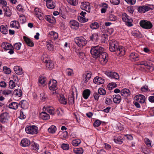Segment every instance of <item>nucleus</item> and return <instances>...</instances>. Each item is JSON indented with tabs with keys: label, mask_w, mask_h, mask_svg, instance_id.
Segmentation results:
<instances>
[{
	"label": "nucleus",
	"mask_w": 154,
	"mask_h": 154,
	"mask_svg": "<svg viewBox=\"0 0 154 154\" xmlns=\"http://www.w3.org/2000/svg\"><path fill=\"white\" fill-rule=\"evenodd\" d=\"M109 50L112 52H116L121 56L123 55L125 53L124 47L119 45L118 42L115 40L110 41L109 43Z\"/></svg>",
	"instance_id": "nucleus-1"
},
{
	"label": "nucleus",
	"mask_w": 154,
	"mask_h": 154,
	"mask_svg": "<svg viewBox=\"0 0 154 154\" xmlns=\"http://www.w3.org/2000/svg\"><path fill=\"white\" fill-rule=\"evenodd\" d=\"M104 48L101 46L98 45L91 47L90 52L93 57L97 58L100 54L104 51Z\"/></svg>",
	"instance_id": "nucleus-2"
},
{
	"label": "nucleus",
	"mask_w": 154,
	"mask_h": 154,
	"mask_svg": "<svg viewBox=\"0 0 154 154\" xmlns=\"http://www.w3.org/2000/svg\"><path fill=\"white\" fill-rule=\"evenodd\" d=\"M38 128L36 126L32 125L27 126L26 128L25 131L28 134H36L38 133Z\"/></svg>",
	"instance_id": "nucleus-3"
},
{
	"label": "nucleus",
	"mask_w": 154,
	"mask_h": 154,
	"mask_svg": "<svg viewBox=\"0 0 154 154\" xmlns=\"http://www.w3.org/2000/svg\"><path fill=\"white\" fill-rule=\"evenodd\" d=\"M97 58L101 63L103 65L107 62L108 57L107 54L103 51L100 54Z\"/></svg>",
	"instance_id": "nucleus-4"
},
{
	"label": "nucleus",
	"mask_w": 154,
	"mask_h": 154,
	"mask_svg": "<svg viewBox=\"0 0 154 154\" xmlns=\"http://www.w3.org/2000/svg\"><path fill=\"white\" fill-rule=\"evenodd\" d=\"M75 43L79 47L85 46L87 43L86 40L82 37H77L75 38Z\"/></svg>",
	"instance_id": "nucleus-5"
},
{
	"label": "nucleus",
	"mask_w": 154,
	"mask_h": 154,
	"mask_svg": "<svg viewBox=\"0 0 154 154\" xmlns=\"http://www.w3.org/2000/svg\"><path fill=\"white\" fill-rule=\"evenodd\" d=\"M140 26L143 28L146 29H150L152 27V24L149 21L146 20H142L140 22Z\"/></svg>",
	"instance_id": "nucleus-6"
},
{
	"label": "nucleus",
	"mask_w": 154,
	"mask_h": 154,
	"mask_svg": "<svg viewBox=\"0 0 154 154\" xmlns=\"http://www.w3.org/2000/svg\"><path fill=\"white\" fill-rule=\"evenodd\" d=\"M57 82L56 80L53 79L50 80L48 83L49 88L51 90L53 91V94L55 93V91L57 89Z\"/></svg>",
	"instance_id": "nucleus-7"
},
{
	"label": "nucleus",
	"mask_w": 154,
	"mask_h": 154,
	"mask_svg": "<svg viewBox=\"0 0 154 154\" xmlns=\"http://www.w3.org/2000/svg\"><path fill=\"white\" fill-rule=\"evenodd\" d=\"M81 8L83 10L90 12L91 11L90 5L89 3L87 2H83L81 3Z\"/></svg>",
	"instance_id": "nucleus-8"
},
{
	"label": "nucleus",
	"mask_w": 154,
	"mask_h": 154,
	"mask_svg": "<svg viewBox=\"0 0 154 154\" xmlns=\"http://www.w3.org/2000/svg\"><path fill=\"white\" fill-rule=\"evenodd\" d=\"M105 73L108 76L112 79L118 80L119 78V74L115 72L106 71L105 72Z\"/></svg>",
	"instance_id": "nucleus-9"
},
{
	"label": "nucleus",
	"mask_w": 154,
	"mask_h": 154,
	"mask_svg": "<svg viewBox=\"0 0 154 154\" xmlns=\"http://www.w3.org/2000/svg\"><path fill=\"white\" fill-rule=\"evenodd\" d=\"M4 12V15L7 17H10L11 15V11L10 9L8 7H4L2 8V10L1 9V15L2 13V12Z\"/></svg>",
	"instance_id": "nucleus-10"
},
{
	"label": "nucleus",
	"mask_w": 154,
	"mask_h": 154,
	"mask_svg": "<svg viewBox=\"0 0 154 154\" xmlns=\"http://www.w3.org/2000/svg\"><path fill=\"white\" fill-rule=\"evenodd\" d=\"M34 13L36 17L38 18L41 20L43 19V15L42 13L41 12L40 10L38 8H35L34 11Z\"/></svg>",
	"instance_id": "nucleus-11"
},
{
	"label": "nucleus",
	"mask_w": 154,
	"mask_h": 154,
	"mask_svg": "<svg viewBox=\"0 0 154 154\" xmlns=\"http://www.w3.org/2000/svg\"><path fill=\"white\" fill-rule=\"evenodd\" d=\"M150 9L149 6L144 5L139 6L137 8V11L139 13H145Z\"/></svg>",
	"instance_id": "nucleus-12"
},
{
	"label": "nucleus",
	"mask_w": 154,
	"mask_h": 154,
	"mask_svg": "<svg viewBox=\"0 0 154 154\" xmlns=\"http://www.w3.org/2000/svg\"><path fill=\"white\" fill-rule=\"evenodd\" d=\"M9 117L8 114L5 112L1 115V122L3 123L7 122Z\"/></svg>",
	"instance_id": "nucleus-13"
},
{
	"label": "nucleus",
	"mask_w": 154,
	"mask_h": 154,
	"mask_svg": "<svg viewBox=\"0 0 154 154\" xmlns=\"http://www.w3.org/2000/svg\"><path fill=\"white\" fill-rule=\"evenodd\" d=\"M46 1V5L47 8L50 9H53L55 7V4L52 0H44Z\"/></svg>",
	"instance_id": "nucleus-14"
},
{
	"label": "nucleus",
	"mask_w": 154,
	"mask_h": 154,
	"mask_svg": "<svg viewBox=\"0 0 154 154\" xmlns=\"http://www.w3.org/2000/svg\"><path fill=\"white\" fill-rule=\"evenodd\" d=\"M145 100V97L144 96L139 94L135 97V100L140 103H143Z\"/></svg>",
	"instance_id": "nucleus-15"
},
{
	"label": "nucleus",
	"mask_w": 154,
	"mask_h": 154,
	"mask_svg": "<svg viewBox=\"0 0 154 154\" xmlns=\"http://www.w3.org/2000/svg\"><path fill=\"white\" fill-rule=\"evenodd\" d=\"M1 46L2 48L5 51L8 50L11 48H13V46L12 45L8 43H3Z\"/></svg>",
	"instance_id": "nucleus-16"
},
{
	"label": "nucleus",
	"mask_w": 154,
	"mask_h": 154,
	"mask_svg": "<svg viewBox=\"0 0 154 154\" xmlns=\"http://www.w3.org/2000/svg\"><path fill=\"white\" fill-rule=\"evenodd\" d=\"M69 24L70 27L72 29H76L79 27L78 23L75 20H72L70 21Z\"/></svg>",
	"instance_id": "nucleus-17"
},
{
	"label": "nucleus",
	"mask_w": 154,
	"mask_h": 154,
	"mask_svg": "<svg viewBox=\"0 0 154 154\" xmlns=\"http://www.w3.org/2000/svg\"><path fill=\"white\" fill-rule=\"evenodd\" d=\"M93 81L95 83L100 85L103 84L104 82V79L101 77L97 76L94 79Z\"/></svg>",
	"instance_id": "nucleus-18"
},
{
	"label": "nucleus",
	"mask_w": 154,
	"mask_h": 154,
	"mask_svg": "<svg viewBox=\"0 0 154 154\" xmlns=\"http://www.w3.org/2000/svg\"><path fill=\"white\" fill-rule=\"evenodd\" d=\"M13 77L14 78H15V79H14V82L13 80H11L9 82V88L11 89H13L14 87H16L15 85V81H16V79L17 81H18L17 77L15 75H13Z\"/></svg>",
	"instance_id": "nucleus-19"
},
{
	"label": "nucleus",
	"mask_w": 154,
	"mask_h": 154,
	"mask_svg": "<svg viewBox=\"0 0 154 154\" xmlns=\"http://www.w3.org/2000/svg\"><path fill=\"white\" fill-rule=\"evenodd\" d=\"M121 94L122 96L127 97L130 96L131 94V92L129 89L124 88L121 90Z\"/></svg>",
	"instance_id": "nucleus-20"
},
{
	"label": "nucleus",
	"mask_w": 154,
	"mask_h": 154,
	"mask_svg": "<svg viewBox=\"0 0 154 154\" xmlns=\"http://www.w3.org/2000/svg\"><path fill=\"white\" fill-rule=\"evenodd\" d=\"M91 72L87 71L84 75V78L83 79V81L85 83L88 82L89 80L90 79L91 77Z\"/></svg>",
	"instance_id": "nucleus-21"
},
{
	"label": "nucleus",
	"mask_w": 154,
	"mask_h": 154,
	"mask_svg": "<svg viewBox=\"0 0 154 154\" xmlns=\"http://www.w3.org/2000/svg\"><path fill=\"white\" fill-rule=\"evenodd\" d=\"M43 62H44L47 68L49 69L53 68L54 66L52 62L50 60H44Z\"/></svg>",
	"instance_id": "nucleus-22"
},
{
	"label": "nucleus",
	"mask_w": 154,
	"mask_h": 154,
	"mask_svg": "<svg viewBox=\"0 0 154 154\" xmlns=\"http://www.w3.org/2000/svg\"><path fill=\"white\" fill-rule=\"evenodd\" d=\"M14 70L17 74L19 75H21L23 73L22 68L19 66H14Z\"/></svg>",
	"instance_id": "nucleus-23"
},
{
	"label": "nucleus",
	"mask_w": 154,
	"mask_h": 154,
	"mask_svg": "<svg viewBox=\"0 0 154 154\" xmlns=\"http://www.w3.org/2000/svg\"><path fill=\"white\" fill-rule=\"evenodd\" d=\"M46 46L49 51H53L54 46L53 43L51 40H49L46 42Z\"/></svg>",
	"instance_id": "nucleus-24"
},
{
	"label": "nucleus",
	"mask_w": 154,
	"mask_h": 154,
	"mask_svg": "<svg viewBox=\"0 0 154 154\" xmlns=\"http://www.w3.org/2000/svg\"><path fill=\"white\" fill-rule=\"evenodd\" d=\"M20 143L21 145L24 147L27 146L30 143V141L26 138L22 140Z\"/></svg>",
	"instance_id": "nucleus-25"
},
{
	"label": "nucleus",
	"mask_w": 154,
	"mask_h": 154,
	"mask_svg": "<svg viewBox=\"0 0 154 154\" xmlns=\"http://www.w3.org/2000/svg\"><path fill=\"white\" fill-rule=\"evenodd\" d=\"M130 57L132 61H137L139 59L138 54L135 52L131 53L130 55Z\"/></svg>",
	"instance_id": "nucleus-26"
},
{
	"label": "nucleus",
	"mask_w": 154,
	"mask_h": 154,
	"mask_svg": "<svg viewBox=\"0 0 154 154\" xmlns=\"http://www.w3.org/2000/svg\"><path fill=\"white\" fill-rule=\"evenodd\" d=\"M58 98L59 100L60 103L63 104H67V100L65 98L63 94H60Z\"/></svg>",
	"instance_id": "nucleus-27"
},
{
	"label": "nucleus",
	"mask_w": 154,
	"mask_h": 154,
	"mask_svg": "<svg viewBox=\"0 0 154 154\" xmlns=\"http://www.w3.org/2000/svg\"><path fill=\"white\" fill-rule=\"evenodd\" d=\"M23 38L24 41L29 46L32 47L34 46V44L31 39L25 36H24Z\"/></svg>",
	"instance_id": "nucleus-28"
},
{
	"label": "nucleus",
	"mask_w": 154,
	"mask_h": 154,
	"mask_svg": "<svg viewBox=\"0 0 154 154\" xmlns=\"http://www.w3.org/2000/svg\"><path fill=\"white\" fill-rule=\"evenodd\" d=\"M10 25L11 27L17 29H18L20 27L19 22L16 20H14L11 21V23Z\"/></svg>",
	"instance_id": "nucleus-29"
},
{
	"label": "nucleus",
	"mask_w": 154,
	"mask_h": 154,
	"mask_svg": "<svg viewBox=\"0 0 154 154\" xmlns=\"http://www.w3.org/2000/svg\"><path fill=\"white\" fill-rule=\"evenodd\" d=\"M99 34L98 33H95L91 35L90 37L91 40L92 41H97L98 39Z\"/></svg>",
	"instance_id": "nucleus-30"
},
{
	"label": "nucleus",
	"mask_w": 154,
	"mask_h": 154,
	"mask_svg": "<svg viewBox=\"0 0 154 154\" xmlns=\"http://www.w3.org/2000/svg\"><path fill=\"white\" fill-rule=\"evenodd\" d=\"M45 19L50 23H53L55 21V19L53 17L50 15H46L45 17Z\"/></svg>",
	"instance_id": "nucleus-31"
},
{
	"label": "nucleus",
	"mask_w": 154,
	"mask_h": 154,
	"mask_svg": "<svg viewBox=\"0 0 154 154\" xmlns=\"http://www.w3.org/2000/svg\"><path fill=\"white\" fill-rule=\"evenodd\" d=\"M90 94V91L89 89L84 90L83 92V97L85 99H87Z\"/></svg>",
	"instance_id": "nucleus-32"
},
{
	"label": "nucleus",
	"mask_w": 154,
	"mask_h": 154,
	"mask_svg": "<svg viewBox=\"0 0 154 154\" xmlns=\"http://www.w3.org/2000/svg\"><path fill=\"white\" fill-rule=\"evenodd\" d=\"M7 26L6 25H2L1 26V32L3 34H6L8 33V30L7 28Z\"/></svg>",
	"instance_id": "nucleus-33"
},
{
	"label": "nucleus",
	"mask_w": 154,
	"mask_h": 154,
	"mask_svg": "<svg viewBox=\"0 0 154 154\" xmlns=\"http://www.w3.org/2000/svg\"><path fill=\"white\" fill-rule=\"evenodd\" d=\"M113 100L114 102L116 103H119L121 100V96L119 94L113 96Z\"/></svg>",
	"instance_id": "nucleus-34"
},
{
	"label": "nucleus",
	"mask_w": 154,
	"mask_h": 154,
	"mask_svg": "<svg viewBox=\"0 0 154 154\" xmlns=\"http://www.w3.org/2000/svg\"><path fill=\"white\" fill-rule=\"evenodd\" d=\"M18 106V104L15 102L11 103L9 105V107L10 108L16 109H17Z\"/></svg>",
	"instance_id": "nucleus-35"
},
{
	"label": "nucleus",
	"mask_w": 154,
	"mask_h": 154,
	"mask_svg": "<svg viewBox=\"0 0 154 154\" xmlns=\"http://www.w3.org/2000/svg\"><path fill=\"white\" fill-rule=\"evenodd\" d=\"M114 140L115 143L121 144L122 142L123 139L120 136L118 137H114Z\"/></svg>",
	"instance_id": "nucleus-36"
},
{
	"label": "nucleus",
	"mask_w": 154,
	"mask_h": 154,
	"mask_svg": "<svg viewBox=\"0 0 154 154\" xmlns=\"http://www.w3.org/2000/svg\"><path fill=\"white\" fill-rule=\"evenodd\" d=\"M14 94L19 97H20L22 95V91L21 89H17L15 90L14 92Z\"/></svg>",
	"instance_id": "nucleus-37"
},
{
	"label": "nucleus",
	"mask_w": 154,
	"mask_h": 154,
	"mask_svg": "<svg viewBox=\"0 0 154 154\" xmlns=\"http://www.w3.org/2000/svg\"><path fill=\"white\" fill-rule=\"evenodd\" d=\"M73 92L72 94H71L70 97H69L68 98V102L69 104L72 105L74 103V99L73 95Z\"/></svg>",
	"instance_id": "nucleus-38"
},
{
	"label": "nucleus",
	"mask_w": 154,
	"mask_h": 154,
	"mask_svg": "<svg viewBox=\"0 0 154 154\" xmlns=\"http://www.w3.org/2000/svg\"><path fill=\"white\" fill-rule=\"evenodd\" d=\"M42 118L44 120H47L50 118L49 115L45 112H42L41 113Z\"/></svg>",
	"instance_id": "nucleus-39"
},
{
	"label": "nucleus",
	"mask_w": 154,
	"mask_h": 154,
	"mask_svg": "<svg viewBox=\"0 0 154 154\" xmlns=\"http://www.w3.org/2000/svg\"><path fill=\"white\" fill-rule=\"evenodd\" d=\"M57 129L54 125H51L48 129V132L54 134L55 133Z\"/></svg>",
	"instance_id": "nucleus-40"
},
{
	"label": "nucleus",
	"mask_w": 154,
	"mask_h": 154,
	"mask_svg": "<svg viewBox=\"0 0 154 154\" xmlns=\"http://www.w3.org/2000/svg\"><path fill=\"white\" fill-rule=\"evenodd\" d=\"M90 27L92 29H96L99 27V25L97 22H94L90 24Z\"/></svg>",
	"instance_id": "nucleus-41"
},
{
	"label": "nucleus",
	"mask_w": 154,
	"mask_h": 154,
	"mask_svg": "<svg viewBox=\"0 0 154 154\" xmlns=\"http://www.w3.org/2000/svg\"><path fill=\"white\" fill-rule=\"evenodd\" d=\"M73 151L75 153L77 154H82L83 152V150L82 148L74 149Z\"/></svg>",
	"instance_id": "nucleus-42"
},
{
	"label": "nucleus",
	"mask_w": 154,
	"mask_h": 154,
	"mask_svg": "<svg viewBox=\"0 0 154 154\" xmlns=\"http://www.w3.org/2000/svg\"><path fill=\"white\" fill-rule=\"evenodd\" d=\"M116 84L114 82L109 83L107 85V88L109 90H112V88L116 87Z\"/></svg>",
	"instance_id": "nucleus-43"
},
{
	"label": "nucleus",
	"mask_w": 154,
	"mask_h": 154,
	"mask_svg": "<svg viewBox=\"0 0 154 154\" xmlns=\"http://www.w3.org/2000/svg\"><path fill=\"white\" fill-rule=\"evenodd\" d=\"M46 79L43 77H41L39 79V82L42 85L44 86L45 85Z\"/></svg>",
	"instance_id": "nucleus-44"
},
{
	"label": "nucleus",
	"mask_w": 154,
	"mask_h": 154,
	"mask_svg": "<svg viewBox=\"0 0 154 154\" xmlns=\"http://www.w3.org/2000/svg\"><path fill=\"white\" fill-rule=\"evenodd\" d=\"M81 143V140L79 139L75 140H72V144L74 146H77Z\"/></svg>",
	"instance_id": "nucleus-45"
},
{
	"label": "nucleus",
	"mask_w": 154,
	"mask_h": 154,
	"mask_svg": "<svg viewBox=\"0 0 154 154\" xmlns=\"http://www.w3.org/2000/svg\"><path fill=\"white\" fill-rule=\"evenodd\" d=\"M21 45V44L20 43H16L14 45L13 48L17 50H19L20 49Z\"/></svg>",
	"instance_id": "nucleus-46"
},
{
	"label": "nucleus",
	"mask_w": 154,
	"mask_h": 154,
	"mask_svg": "<svg viewBox=\"0 0 154 154\" xmlns=\"http://www.w3.org/2000/svg\"><path fill=\"white\" fill-rule=\"evenodd\" d=\"M3 72L6 74H9L11 73V70L9 68L6 66H4L3 69Z\"/></svg>",
	"instance_id": "nucleus-47"
},
{
	"label": "nucleus",
	"mask_w": 154,
	"mask_h": 154,
	"mask_svg": "<svg viewBox=\"0 0 154 154\" xmlns=\"http://www.w3.org/2000/svg\"><path fill=\"white\" fill-rule=\"evenodd\" d=\"M50 34V35L53 36L54 40L56 39L58 37V34L54 31H52L51 32Z\"/></svg>",
	"instance_id": "nucleus-48"
},
{
	"label": "nucleus",
	"mask_w": 154,
	"mask_h": 154,
	"mask_svg": "<svg viewBox=\"0 0 154 154\" xmlns=\"http://www.w3.org/2000/svg\"><path fill=\"white\" fill-rule=\"evenodd\" d=\"M99 94L101 95H104L106 93V90L102 88H100L99 89L98 91Z\"/></svg>",
	"instance_id": "nucleus-49"
},
{
	"label": "nucleus",
	"mask_w": 154,
	"mask_h": 154,
	"mask_svg": "<svg viewBox=\"0 0 154 154\" xmlns=\"http://www.w3.org/2000/svg\"><path fill=\"white\" fill-rule=\"evenodd\" d=\"M46 110L50 114L53 115L54 113V109L53 107H50L47 108L46 109Z\"/></svg>",
	"instance_id": "nucleus-50"
},
{
	"label": "nucleus",
	"mask_w": 154,
	"mask_h": 154,
	"mask_svg": "<svg viewBox=\"0 0 154 154\" xmlns=\"http://www.w3.org/2000/svg\"><path fill=\"white\" fill-rule=\"evenodd\" d=\"M77 55L81 59H84L85 57V54L82 51H76Z\"/></svg>",
	"instance_id": "nucleus-51"
},
{
	"label": "nucleus",
	"mask_w": 154,
	"mask_h": 154,
	"mask_svg": "<svg viewBox=\"0 0 154 154\" xmlns=\"http://www.w3.org/2000/svg\"><path fill=\"white\" fill-rule=\"evenodd\" d=\"M113 29L112 28L106 29L105 33L107 34L108 35H109L113 32Z\"/></svg>",
	"instance_id": "nucleus-52"
},
{
	"label": "nucleus",
	"mask_w": 154,
	"mask_h": 154,
	"mask_svg": "<svg viewBox=\"0 0 154 154\" xmlns=\"http://www.w3.org/2000/svg\"><path fill=\"white\" fill-rule=\"evenodd\" d=\"M12 92V91L7 89L3 91L2 94L5 95H8L11 94Z\"/></svg>",
	"instance_id": "nucleus-53"
},
{
	"label": "nucleus",
	"mask_w": 154,
	"mask_h": 154,
	"mask_svg": "<svg viewBox=\"0 0 154 154\" xmlns=\"http://www.w3.org/2000/svg\"><path fill=\"white\" fill-rule=\"evenodd\" d=\"M68 2L71 5L75 6L77 4V0H67Z\"/></svg>",
	"instance_id": "nucleus-54"
},
{
	"label": "nucleus",
	"mask_w": 154,
	"mask_h": 154,
	"mask_svg": "<svg viewBox=\"0 0 154 154\" xmlns=\"http://www.w3.org/2000/svg\"><path fill=\"white\" fill-rule=\"evenodd\" d=\"M144 141L145 144L148 147H151V143L150 140L149 139L145 138L144 139Z\"/></svg>",
	"instance_id": "nucleus-55"
},
{
	"label": "nucleus",
	"mask_w": 154,
	"mask_h": 154,
	"mask_svg": "<svg viewBox=\"0 0 154 154\" xmlns=\"http://www.w3.org/2000/svg\"><path fill=\"white\" fill-rule=\"evenodd\" d=\"M31 146L33 149L38 150L39 149V145L37 143H32Z\"/></svg>",
	"instance_id": "nucleus-56"
},
{
	"label": "nucleus",
	"mask_w": 154,
	"mask_h": 154,
	"mask_svg": "<svg viewBox=\"0 0 154 154\" xmlns=\"http://www.w3.org/2000/svg\"><path fill=\"white\" fill-rule=\"evenodd\" d=\"M101 123V122L99 120H96L94 123V126L95 127H97L100 125Z\"/></svg>",
	"instance_id": "nucleus-57"
},
{
	"label": "nucleus",
	"mask_w": 154,
	"mask_h": 154,
	"mask_svg": "<svg viewBox=\"0 0 154 154\" xmlns=\"http://www.w3.org/2000/svg\"><path fill=\"white\" fill-rule=\"evenodd\" d=\"M110 1L111 3L116 5H119L120 2V0H110Z\"/></svg>",
	"instance_id": "nucleus-58"
},
{
	"label": "nucleus",
	"mask_w": 154,
	"mask_h": 154,
	"mask_svg": "<svg viewBox=\"0 0 154 154\" xmlns=\"http://www.w3.org/2000/svg\"><path fill=\"white\" fill-rule=\"evenodd\" d=\"M66 73L68 76H71L73 74V70L70 69L68 68L66 70Z\"/></svg>",
	"instance_id": "nucleus-59"
},
{
	"label": "nucleus",
	"mask_w": 154,
	"mask_h": 154,
	"mask_svg": "<svg viewBox=\"0 0 154 154\" xmlns=\"http://www.w3.org/2000/svg\"><path fill=\"white\" fill-rule=\"evenodd\" d=\"M26 115L24 114L22 110H21L20 116L19 117V118L21 119H24L26 118Z\"/></svg>",
	"instance_id": "nucleus-60"
},
{
	"label": "nucleus",
	"mask_w": 154,
	"mask_h": 154,
	"mask_svg": "<svg viewBox=\"0 0 154 154\" xmlns=\"http://www.w3.org/2000/svg\"><path fill=\"white\" fill-rule=\"evenodd\" d=\"M7 5V3L6 1L3 0H1V6H2V8L4 6L7 7L6 6Z\"/></svg>",
	"instance_id": "nucleus-61"
},
{
	"label": "nucleus",
	"mask_w": 154,
	"mask_h": 154,
	"mask_svg": "<svg viewBox=\"0 0 154 154\" xmlns=\"http://www.w3.org/2000/svg\"><path fill=\"white\" fill-rule=\"evenodd\" d=\"M61 147L62 148L65 150H67L69 149V145L66 144H63L62 145Z\"/></svg>",
	"instance_id": "nucleus-62"
},
{
	"label": "nucleus",
	"mask_w": 154,
	"mask_h": 154,
	"mask_svg": "<svg viewBox=\"0 0 154 154\" xmlns=\"http://www.w3.org/2000/svg\"><path fill=\"white\" fill-rule=\"evenodd\" d=\"M109 19L111 21H115L116 20V18L114 15L110 14L109 16Z\"/></svg>",
	"instance_id": "nucleus-63"
},
{
	"label": "nucleus",
	"mask_w": 154,
	"mask_h": 154,
	"mask_svg": "<svg viewBox=\"0 0 154 154\" xmlns=\"http://www.w3.org/2000/svg\"><path fill=\"white\" fill-rule=\"evenodd\" d=\"M40 97L42 100H44L47 97V96L44 92H42L40 94Z\"/></svg>",
	"instance_id": "nucleus-64"
}]
</instances>
